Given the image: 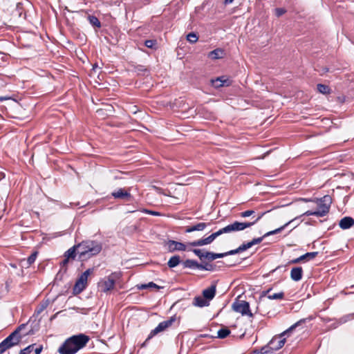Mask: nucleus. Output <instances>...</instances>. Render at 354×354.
<instances>
[{
    "label": "nucleus",
    "mask_w": 354,
    "mask_h": 354,
    "mask_svg": "<svg viewBox=\"0 0 354 354\" xmlns=\"http://www.w3.org/2000/svg\"><path fill=\"white\" fill-rule=\"evenodd\" d=\"M266 214V212H263L261 214H259L257 217L254 218V216L252 217V219H253L252 221L250 222H239V221H234L231 224H229L224 227V230L225 233H231L234 232H239L244 230L245 229L248 227H250L254 224H256L261 218L262 216Z\"/></svg>",
    "instance_id": "nucleus-5"
},
{
    "label": "nucleus",
    "mask_w": 354,
    "mask_h": 354,
    "mask_svg": "<svg viewBox=\"0 0 354 354\" xmlns=\"http://www.w3.org/2000/svg\"><path fill=\"white\" fill-rule=\"evenodd\" d=\"M255 212L252 209L246 210L240 213V216L242 218L249 217L252 216Z\"/></svg>",
    "instance_id": "nucleus-40"
},
{
    "label": "nucleus",
    "mask_w": 354,
    "mask_h": 354,
    "mask_svg": "<svg viewBox=\"0 0 354 354\" xmlns=\"http://www.w3.org/2000/svg\"><path fill=\"white\" fill-rule=\"evenodd\" d=\"M244 244L245 245V247H246V248H247V249H249V248H250L251 247H252V246H253V244H252V241H249V242H248V243H244Z\"/></svg>",
    "instance_id": "nucleus-51"
},
{
    "label": "nucleus",
    "mask_w": 354,
    "mask_h": 354,
    "mask_svg": "<svg viewBox=\"0 0 354 354\" xmlns=\"http://www.w3.org/2000/svg\"><path fill=\"white\" fill-rule=\"evenodd\" d=\"M34 345V349L32 351L31 353H33V354H40L42 351V346H37L35 347V344Z\"/></svg>",
    "instance_id": "nucleus-47"
},
{
    "label": "nucleus",
    "mask_w": 354,
    "mask_h": 354,
    "mask_svg": "<svg viewBox=\"0 0 354 354\" xmlns=\"http://www.w3.org/2000/svg\"><path fill=\"white\" fill-rule=\"evenodd\" d=\"M167 250L169 252H174L176 251H185L186 245L181 242L174 240H169L166 242Z\"/></svg>",
    "instance_id": "nucleus-12"
},
{
    "label": "nucleus",
    "mask_w": 354,
    "mask_h": 354,
    "mask_svg": "<svg viewBox=\"0 0 354 354\" xmlns=\"http://www.w3.org/2000/svg\"><path fill=\"white\" fill-rule=\"evenodd\" d=\"M202 337H210L209 335L207 334H203L201 335Z\"/></svg>",
    "instance_id": "nucleus-57"
},
{
    "label": "nucleus",
    "mask_w": 354,
    "mask_h": 354,
    "mask_svg": "<svg viewBox=\"0 0 354 354\" xmlns=\"http://www.w3.org/2000/svg\"><path fill=\"white\" fill-rule=\"evenodd\" d=\"M93 268H88L79 277L73 288L74 295L80 294L86 288L88 277L93 273Z\"/></svg>",
    "instance_id": "nucleus-6"
},
{
    "label": "nucleus",
    "mask_w": 354,
    "mask_h": 354,
    "mask_svg": "<svg viewBox=\"0 0 354 354\" xmlns=\"http://www.w3.org/2000/svg\"><path fill=\"white\" fill-rule=\"evenodd\" d=\"M88 20L89 21V23L93 26L96 27V28H100L101 27V23H100V20L97 19V17H96L95 16L88 15Z\"/></svg>",
    "instance_id": "nucleus-30"
},
{
    "label": "nucleus",
    "mask_w": 354,
    "mask_h": 354,
    "mask_svg": "<svg viewBox=\"0 0 354 354\" xmlns=\"http://www.w3.org/2000/svg\"><path fill=\"white\" fill-rule=\"evenodd\" d=\"M175 320V317H171L169 319L159 323L158 325L150 332L143 345H145L147 341L156 335L158 333L164 331L165 329L171 326Z\"/></svg>",
    "instance_id": "nucleus-8"
},
{
    "label": "nucleus",
    "mask_w": 354,
    "mask_h": 354,
    "mask_svg": "<svg viewBox=\"0 0 354 354\" xmlns=\"http://www.w3.org/2000/svg\"><path fill=\"white\" fill-rule=\"evenodd\" d=\"M68 261H69V259H67L66 257H65V259L62 261V264L63 266H65L68 263Z\"/></svg>",
    "instance_id": "nucleus-53"
},
{
    "label": "nucleus",
    "mask_w": 354,
    "mask_h": 354,
    "mask_svg": "<svg viewBox=\"0 0 354 354\" xmlns=\"http://www.w3.org/2000/svg\"><path fill=\"white\" fill-rule=\"evenodd\" d=\"M230 333L231 331L227 327H223L218 330L217 336H211V337L224 339L227 337L230 334Z\"/></svg>",
    "instance_id": "nucleus-25"
},
{
    "label": "nucleus",
    "mask_w": 354,
    "mask_h": 354,
    "mask_svg": "<svg viewBox=\"0 0 354 354\" xmlns=\"http://www.w3.org/2000/svg\"><path fill=\"white\" fill-rule=\"evenodd\" d=\"M215 266L209 263H199V270H207V271H214L215 270Z\"/></svg>",
    "instance_id": "nucleus-31"
},
{
    "label": "nucleus",
    "mask_w": 354,
    "mask_h": 354,
    "mask_svg": "<svg viewBox=\"0 0 354 354\" xmlns=\"http://www.w3.org/2000/svg\"><path fill=\"white\" fill-rule=\"evenodd\" d=\"M114 276L115 274L112 273L100 282L99 287L101 288L102 292L107 293L114 288L115 284Z\"/></svg>",
    "instance_id": "nucleus-9"
},
{
    "label": "nucleus",
    "mask_w": 354,
    "mask_h": 354,
    "mask_svg": "<svg viewBox=\"0 0 354 354\" xmlns=\"http://www.w3.org/2000/svg\"><path fill=\"white\" fill-rule=\"evenodd\" d=\"M201 260L205 258V253H203L200 249H193L192 250Z\"/></svg>",
    "instance_id": "nucleus-41"
},
{
    "label": "nucleus",
    "mask_w": 354,
    "mask_h": 354,
    "mask_svg": "<svg viewBox=\"0 0 354 354\" xmlns=\"http://www.w3.org/2000/svg\"><path fill=\"white\" fill-rule=\"evenodd\" d=\"M39 252L38 251H34L28 258L26 260L27 262V267L30 266L36 260L37 255Z\"/></svg>",
    "instance_id": "nucleus-32"
},
{
    "label": "nucleus",
    "mask_w": 354,
    "mask_h": 354,
    "mask_svg": "<svg viewBox=\"0 0 354 354\" xmlns=\"http://www.w3.org/2000/svg\"><path fill=\"white\" fill-rule=\"evenodd\" d=\"M332 198L328 195H325L319 200L317 209L315 211L308 210L304 212L301 216H316L322 217L326 216L330 210Z\"/></svg>",
    "instance_id": "nucleus-4"
},
{
    "label": "nucleus",
    "mask_w": 354,
    "mask_h": 354,
    "mask_svg": "<svg viewBox=\"0 0 354 354\" xmlns=\"http://www.w3.org/2000/svg\"><path fill=\"white\" fill-rule=\"evenodd\" d=\"M223 234H225V232L223 227L220 229L217 232L212 233L209 236L210 237L211 240L212 241H214L216 238H217L218 236H220V235H221Z\"/></svg>",
    "instance_id": "nucleus-36"
},
{
    "label": "nucleus",
    "mask_w": 354,
    "mask_h": 354,
    "mask_svg": "<svg viewBox=\"0 0 354 354\" xmlns=\"http://www.w3.org/2000/svg\"><path fill=\"white\" fill-rule=\"evenodd\" d=\"M78 250L79 248L77 247V244L74 245L73 247L65 252L64 257H66L69 259H75L76 256H78Z\"/></svg>",
    "instance_id": "nucleus-18"
},
{
    "label": "nucleus",
    "mask_w": 354,
    "mask_h": 354,
    "mask_svg": "<svg viewBox=\"0 0 354 354\" xmlns=\"http://www.w3.org/2000/svg\"><path fill=\"white\" fill-rule=\"evenodd\" d=\"M303 269L301 267H294L290 271V278L295 281H299L302 279Z\"/></svg>",
    "instance_id": "nucleus-16"
},
{
    "label": "nucleus",
    "mask_w": 354,
    "mask_h": 354,
    "mask_svg": "<svg viewBox=\"0 0 354 354\" xmlns=\"http://www.w3.org/2000/svg\"><path fill=\"white\" fill-rule=\"evenodd\" d=\"M26 326L27 324H21L0 343V354L3 353L7 349L17 346L20 343L23 335H21L19 333Z\"/></svg>",
    "instance_id": "nucleus-3"
},
{
    "label": "nucleus",
    "mask_w": 354,
    "mask_h": 354,
    "mask_svg": "<svg viewBox=\"0 0 354 354\" xmlns=\"http://www.w3.org/2000/svg\"><path fill=\"white\" fill-rule=\"evenodd\" d=\"M180 263H182L180 256L174 255L169 259L167 262V266L169 268H174L176 267L178 265H179Z\"/></svg>",
    "instance_id": "nucleus-24"
},
{
    "label": "nucleus",
    "mask_w": 354,
    "mask_h": 354,
    "mask_svg": "<svg viewBox=\"0 0 354 354\" xmlns=\"http://www.w3.org/2000/svg\"><path fill=\"white\" fill-rule=\"evenodd\" d=\"M239 253H241L239 248H236L234 250H230V251H227L226 252H224V256L225 257H227V256H229V255H234V254H239Z\"/></svg>",
    "instance_id": "nucleus-44"
},
{
    "label": "nucleus",
    "mask_w": 354,
    "mask_h": 354,
    "mask_svg": "<svg viewBox=\"0 0 354 354\" xmlns=\"http://www.w3.org/2000/svg\"><path fill=\"white\" fill-rule=\"evenodd\" d=\"M338 225L342 230H346L354 226V218L351 216H344L339 221Z\"/></svg>",
    "instance_id": "nucleus-14"
},
{
    "label": "nucleus",
    "mask_w": 354,
    "mask_h": 354,
    "mask_svg": "<svg viewBox=\"0 0 354 354\" xmlns=\"http://www.w3.org/2000/svg\"><path fill=\"white\" fill-rule=\"evenodd\" d=\"M272 288L268 289L267 290L263 291L259 297V299H262L263 297H267L269 299H283L284 298V292H280L277 293H274L272 295H268V293L271 291Z\"/></svg>",
    "instance_id": "nucleus-15"
},
{
    "label": "nucleus",
    "mask_w": 354,
    "mask_h": 354,
    "mask_svg": "<svg viewBox=\"0 0 354 354\" xmlns=\"http://www.w3.org/2000/svg\"><path fill=\"white\" fill-rule=\"evenodd\" d=\"M234 0H225V4H229L233 2Z\"/></svg>",
    "instance_id": "nucleus-54"
},
{
    "label": "nucleus",
    "mask_w": 354,
    "mask_h": 354,
    "mask_svg": "<svg viewBox=\"0 0 354 354\" xmlns=\"http://www.w3.org/2000/svg\"><path fill=\"white\" fill-rule=\"evenodd\" d=\"M182 265L185 268H190V269H198L199 268V263L194 259H187L185 261H182Z\"/></svg>",
    "instance_id": "nucleus-23"
},
{
    "label": "nucleus",
    "mask_w": 354,
    "mask_h": 354,
    "mask_svg": "<svg viewBox=\"0 0 354 354\" xmlns=\"http://www.w3.org/2000/svg\"><path fill=\"white\" fill-rule=\"evenodd\" d=\"M193 304L195 306L202 308V307H205V306H208L209 305V302L203 296V297L198 296V297H194V301H193Z\"/></svg>",
    "instance_id": "nucleus-21"
},
{
    "label": "nucleus",
    "mask_w": 354,
    "mask_h": 354,
    "mask_svg": "<svg viewBox=\"0 0 354 354\" xmlns=\"http://www.w3.org/2000/svg\"><path fill=\"white\" fill-rule=\"evenodd\" d=\"M302 201H310L311 200L310 199H306V198H302Z\"/></svg>",
    "instance_id": "nucleus-58"
},
{
    "label": "nucleus",
    "mask_w": 354,
    "mask_h": 354,
    "mask_svg": "<svg viewBox=\"0 0 354 354\" xmlns=\"http://www.w3.org/2000/svg\"><path fill=\"white\" fill-rule=\"evenodd\" d=\"M305 322H306L305 319H301L299 320L295 324L292 325L290 327H289L288 329H286V330H284L283 332H282L281 334H279L277 336L281 339L283 338V336L288 335V331H292L296 327L299 326L301 323H304Z\"/></svg>",
    "instance_id": "nucleus-26"
},
{
    "label": "nucleus",
    "mask_w": 354,
    "mask_h": 354,
    "mask_svg": "<svg viewBox=\"0 0 354 354\" xmlns=\"http://www.w3.org/2000/svg\"><path fill=\"white\" fill-rule=\"evenodd\" d=\"M20 6H21V4H20L19 3H17V8H19V7H20Z\"/></svg>",
    "instance_id": "nucleus-59"
},
{
    "label": "nucleus",
    "mask_w": 354,
    "mask_h": 354,
    "mask_svg": "<svg viewBox=\"0 0 354 354\" xmlns=\"http://www.w3.org/2000/svg\"><path fill=\"white\" fill-rule=\"evenodd\" d=\"M317 86V90L319 91V92L322 94H328L330 91L329 86H328L325 84H318Z\"/></svg>",
    "instance_id": "nucleus-33"
},
{
    "label": "nucleus",
    "mask_w": 354,
    "mask_h": 354,
    "mask_svg": "<svg viewBox=\"0 0 354 354\" xmlns=\"http://www.w3.org/2000/svg\"><path fill=\"white\" fill-rule=\"evenodd\" d=\"M5 177V174L2 172L0 173V180Z\"/></svg>",
    "instance_id": "nucleus-55"
},
{
    "label": "nucleus",
    "mask_w": 354,
    "mask_h": 354,
    "mask_svg": "<svg viewBox=\"0 0 354 354\" xmlns=\"http://www.w3.org/2000/svg\"><path fill=\"white\" fill-rule=\"evenodd\" d=\"M213 241L211 240L209 236H207L204 239H198L192 242L189 243L188 244L192 247H198L203 246L205 245H208L212 243Z\"/></svg>",
    "instance_id": "nucleus-20"
},
{
    "label": "nucleus",
    "mask_w": 354,
    "mask_h": 354,
    "mask_svg": "<svg viewBox=\"0 0 354 354\" xmlns=\"http://www.w3.org/2000/svg\"><path fill=\"white\" fill-rule=\"evenodd\" d=\"M297 218L288 221V223H286V224H284L283 226L276 229V230H272V231H270L267 233H266L264 234V236H270V235H273V234H276L280 232H281L286 227H287L291 222L294 221L295 220H296Z\"/></svg>",
    "instance_id": "nucleus-28"
},
{
    "label": "nucleus",
    "mask_w": 354,
    "mask_h": 354,
    "mask_svg": "<svg viewBox=\"0 0 354 354\" xmlns=\"http://www.w3.org/2000/svg\"><path fill=\"white\" fill-rule=\"evenodd\" d=\"M224 252L223 253H214L212 252H205V259H208L209 261H214L216 259L218 258H223Z\"/></svg>",
    "instance_id": "nucleus-27"
},
{
    "label": "nucleus",
    "mask_w": 354,
    "mask_h": 354,
    "mask_svg": "<svg viewBox=\"0 0 354 354\" xmlns=\"http://www.w3.org/2000/svg\"><path fill=\"white\" fill-rule=\"evenodd\" d=\"M207 227V223H198L196 225H194L192 226H189L186 228L185 232L186 233H190L194 231H203Z\"/></svg>",
    "instance_id": "nucleus-22"
},
{
    "label": "nucleus",
    "mask_w": 354,
    "mask_h": 354,
    "mask_svg": "<svg viewBox=\"0 0 354 354\" xmlns=\"http://www.w3.org/2000/svg\"><path fill=\"white\" fill-rule=\"evenodd\" d=\"M143 212L148 214L153 215V216H160V213L158 212H155V211L149 210V209H145L143 210Z\"/></svg>",
    "instance_id": "nucleus-48"
},
{
    "label": "nucleus",
    "mask_w": 354,
    "mask_h": 354,
    "mask_svg": "<svg viewBox=\"0 0 354 354\" xmlns=\"http://www.w3.org/2000/svg\"><path fill=\"white\" fill-rule=\"evenodd\" d=\"M34 349V345H30L25 348L24 349L21 350L19 354H26L31 353L32 351Z\"/></svg>",
    "instance_id": "nucleus-43"
},
{
    "label": "nucleus",
    "mask_w": 354,
    "mask_h": 354,
    "mask_svg": "<svg viewBox=\"0 0 354 354\" xmlns=\"http://www.w3.org/2000/svg\"><path fill=\"white\" fill-rule=\"evenodd\" d=\"M232 308L234 311L240 313L242 315H248L250 317H253V313L250 311V304L248 301H241L239 303H234Z\"/></svg>",
    "instance_id": "nucleus-10"
},
{
    "label": "nucleus",
    "mask_w": 354,
    "mask_h": 354,
    "mask_svg": "<svg viewBox=\"0 0 354 354\" xmlns=\"http://www.w3.org/2000/svg\"><path fill=\"white\" fill-rule=\"evenodd\" d=\"M89 341V337L80 333L67 338L58 348L59 354H75L84 348Z\"/></svg>",
    "instance_id": "nucleus-1"
},
{
    "label": "nucleus",
    "mask_w": 354,
    "mask_h": 354,
    "mask_svg": "<svg viewBox=\"0 0 354 354\" xmlns=\"http://www.w3.org/2000/svg\"><path fill=\"white\" fill-rule=\"evenodd\" d=\"M136 287L138 290H144V289H147L149 288H154L156 289L160 288V287L159 286H158L157 284H156L155 283H153L152 281H151L148 283L138 284L136 286Z\"/></svg>",
    "instance_id": "nucleus-29"
},
{
    "label": "nucleus",
    "mask_w": 354,
    "mask_h": 354,
    "mask_svg": "<svg viewBox=\"0 0 354 354\" xmlns=\"http://www.w3.org/2000/svg\"><path fill=\"white\" fill-rule=\"evenodd\" d=\"M239 250L240 251V252H242L243 251H245L247 250L248 249L246 248L245 247V245L244 243H243L242 245H241L239 248Z\"/></svg>",
    "instance_id": "nucleus-50"
},
{
    "label": "nucleus",
    "mask_w": 354,
    "mask_h": 354,
    "mask_svg": "<svg viewBox=\"0 0 354 354\" xmlns=\"http://www.w3.org/2000/svg\"><path fill=\"white\" fill-rule=\"evenodd\" d=\"M318 254L317 252H306V254L300 256L298 258L290 260L288 263L289 264H296L299 263L302 261H308L309 260L313 259L315 257H316Z\"/></svg>",
    "instance_id": "nucleus-13"
},
{
    "label": "nucleus",
    "mask_w": 354,
    "mask_h": 354,
    "mask_svg": "<svg viewBox=\"0 0 354 354\" xmlns=\"http://www.w3.org/2000/svg\"><path fill=\"white\" fill-rule=\"evenodd\" d=\"M225 55V50L220 48H216L215 50L209 52V57H210L212 59H221L224 57Z\"/></svg>",
    "instance_id": "nucleus-19"
},
{
    "label": "nucleus",
    "mask_w": 354,
    "mask_h": 354,
    "mask_svg": "<svg viewBox=\"0 0 354 354\" xmlns=\"http://www.w3.org/2000/svg\"><path fill=\"white\" fill-rule=\"evenodd\" d=\"M187 41H189L191 44H194L196 43L198 39V36L196 35V33L194 32H190L187 35Z\"/></svg>",
    "instance_id": "nucleus-35"
},
{
    "label": "nucleus",
    "mask_w": 354,
    "mask_h": 354,
    "mask_svg": "<svg viewBox=\"0 0 354 354\" xmlns=\"http://www.w3.org/2000/svg\"><path fill=\"white\" fill-rule=\"evenodd\" d=\"M6 99H8V98L6 97H0V102H2V101H3V100H5Z\"/></svg>",
    "instance_id": "nucleus-56"
},
{
    "label": "nucleus",
    "mask_w": 354,
    "mask_h": 354,
    "mask_svg": "<svg viewBox=\"0 0 354 354\" xmlns=\"http://www.w3.org/2000/svg\"><path fill=\"white\" fill-rule=\"evenodd\" d=\"M48 306V304H41L40 308L37 310V314L41 313Z\"/></svg>",
    "instance_id": "nucleus-49"
},
{
    "label": "nucleus",
    "mask_w": 354,
    "mask_h": 354,
    "mask_svg": "<svg viewBox=\"0 0 354 354\" xmlns=\"http://www.w3.org/2000/svg\"><path fill=\"white\" fill-rule=\"evenodd\" d=\"M353 314L346 315L341 317L339 319V322L340 324H344L346 322H348V320H351V319H353Z\"/></svg>",
    "instance_id": "nucleus-42"
},
{
    "label": "nucleus",
    "mask_w": 354,
    "mask_h": 354,
    "mask_svg": "<svg viewBox=\"0 0 354 354\" xmlns=\"http://www.w3.org/2000/svg\"><path fill=\"white\" fill-rule=\"evenodd\" d=\"M266 236H262L261 237H258V238H254L252 240V243L253 244V245H256V244H259L260 243L262 242V241L263 240L264 238H266Z\"/></svg>",
    "instance_id": "nucleus-46"
},
{
    "label": "nucleus",
    "mask_w": 354,
    "mask_h": 354,
    "mask_svg": "<svg viewBox=\"0 0 354 354\" xmlns=\"http://www.w3.org/2000/svg\"><path fill=\"white\" fill-rule=\"evenodd\" d=\"M226 82L227 80H223V77H218L216 80L213 81V84L214 87L218 88L223 86Z\"/></svg>",
    "instance_id": "nucleus-34"
},
{
    "label": "nucleus",
    "mask_w": 354,
    "mask_h": 354,
    "mask_svg": "<svg viewBox=\"0 0 354 354\" xmlns=\"http://www.w3.org/2000/svg\"><path fill=\"white\" fill-rule=\"evenodd\" d=\"M156 44H157L156 40H153V39H149V40H146L145 41V46H147V48H153L154 46L156 45Z\"/></svg>",
    "instance_id": "nucleus-39"
},
{
    "label": "nucleus",
    "mask_w": 354,
    "mask_h": 354,
    "mask_svg": "<svg viewBox=\"0 0 354 354\" xmlns=\"http://www.w3.org/2000/svg\"><path fill=\"white\" fill-rule=\"evenodd\" d=\"M135 71L138 74H145V73L147 72L148 70L147 68H145L144 66L138 65L135 67Z\"/></svg>",
    "instance_id": "nucleus-38"
},
{
    "label": "nucleus",
    "mask_w": 354,
    "mask_h": 354,
    "mask_svg": "<svg viewBox=\"0 0 354 354\" xmlns=\"http://www.w3.org/2000/svg\"><path fill=\"white\" fill-rule=\"evenodd\" d=\"M286 341V338L273 337L266 346L261 348V353L267 354L271 351L279 350L284 346Z\"/></svg>",
    "instance_id": "nucleus-7"
},
{
    "label": "nucleus",
    "mask_w": 354,
    "mask_h": 354,
    "mask_svg": "<svg viewBox=\"0 0 354 354\" xmlns=\"http://www.w3.org/2000/svg\"><path fill=\"white\" fill-rule=\"evenodd\" d=\"M29 333H26V334L24 335V336H25L26 335H28Z\"/></svg>",
    "instance_id": "nucleus-60"
},
{
    "label": "nucleus",
    "mask_w": 354,
    "mask_h": 354,
    "mask_svg": "<svg viewBox=\"0 0 354 354\" xmlns=\"http://www.w3.org/2000/svg\"><path fill=\"white\" fill-rule=\"evenodd\" d=\"M286 12V10L281 8H277L275 9V15L277 17H281Z\"/></svg>",
    "instance_id": "nucleus-45"
},
{
    "label": "nucleus",
    "mask_w": 354,
    "mask_h": 354,
    "mask_svg": "<svg viewBox=\"0 0 354 354\" xmlns=\"http://www.w3.org/2000/svg\"><path fill=\"white\" fill-rule=\"evenodd\" d=\"M223 234H225V232L223 227L220 229L217 232L212 233L209 236L210 237L211 240L212 241H214L216 238H217L218 236H220V235H221Z\"/></svg>",
    "instance_id": "nucleus-37"
},
{
    "label": "nucleus",
    "mask_w": 354,
    "mask_h": 354,
    "mask_svg": "<svg viewBox=\"0 0 354 354\" xmlns=\"http://www.w3.org/2000/svg\"><path fill=\"white\" fill-rule=\"evenodd\" d=\"M78 259L85 261L99 254L102 250V243L97 240L86 239L77 243Z\"/></svg>",
    "instance_id": "nucleus-2"
},
{
    "label": "nucleus",
    "mask_w": 354,
    "mask_h": 354,
    "mask_svg": "<svg viewBox=\"0 0 354 354\" xmlns=\"http://www.w3.org/2000/svg\"><path fill=\"white\" fill-rule=\"evenodd\" d=\"M244 244L245 245V247H246V248H247V249H249V248H250L251 247H252V246H253V244H252V241H249V242H248V243H244Z\"/></svg>",
    "instance_id": "nucleus-52"
},
{
    "label": "nucleus",
    "mask_w": 354,
    "mask_h": 354,
    "mask_svg": "<svg viewBox=\"0 0 354 354\" xmlns=\"http://www.w3.org/2000/svg\"><path fill=\"white\" fill-rule=\"evenodd\" d=\"M216 292V285H212L210 287L205 289L203 291V296L207 300L210 301L215 297Z\"/></svg>",
    "instance_id": "nucleus-17"
},
{
    "label": "nucleus",
    "mask_w": 354,
    "mask_h": 354,
    "mask_svg": "<svg viewBox=\"0 0 354 354\" xmlns=\"http://www.w3.org/2000/svg\"><path fill=\"white\" fill-rule=\"evenodd\" d=\"M111 196L115 199H120L125 202H131L133 199L129 192V189L126 190L124 188H120L111 192Z\"/></svg>",
    "instance_id": "nucleus-11"
}]
</instances>
